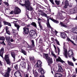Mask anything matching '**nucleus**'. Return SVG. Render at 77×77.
Instances as JSON below:
<instances>
[{
  "instance_id": "nucleus-1",
  "label": "nucleus",
  "mask_w": 77,
  "mask_h": 77,
  "mask_svg": "<svg viewBox=\"0 0 77 77\" xmlns=\"http://www.w3.org/2000/svg\"><path fill=\"white\" fill-rule=\"evenodd\" d=\"M20 4L22 6H24L26 10L30 11H31L33 10V8L30 6V1H29V0L25 1L24 4H22L21 3H20Z\"/></svg>"
},
{
  "instance_id": "nucleus-2",
  "label": "nucleus",
  "mask_w": 77,
  "mask_h": 77,
  "mask_svg": "<svg viewBox=\"0 0 77 77\" xmlns=\"http://www.w3.org/2000/svg\"><path fill=\"white\" fill-rule=\"evenodd\" d=\"M43 56V57L46 59V60L47 61L48 63H53L52 58L49 57L48 56V54H44Z\"/></svg>"
},
{
  "instance_id": "nucleus-3",
  "label": "nucleus",
  "mask_w": 77,
  "mask_h": 77,
  "mask_svg": "<svg viewBox=\"0 0 77 77\" xmlns=\"http://www.w3.org/2000/svg\"><path fill=\"white\" fill-rule=\"evenodd\" d=\"M29 35L31 37H32L33 38H35L37 36V34H36V31L35 30L33 29L30 30Z\"/></svg>"
},
{
  "instance_id": "nucleus-4",
  "label": "nucleus",
  "mask_w": 77,
  "mask_h": 77,
  "mask_svg": "<svg viewBox=\"0 0 77 77\" xmlns=\"http://www.w3.org/2000/svg\"><path fill=\"white\" fill-rule=\"evenodd\" d=\"M7 64L9 65H11V61H10V59H9V55H6L5 56L4 58Z\"/></svg>"
},
{
  "instance_id": "nucleus-5",
  "label": "nucleus",
  "mask_w": 77,
  "mask_h": 77,
  "mask_svg": "<svg viewBox=\"0 0 77 77\" xmlns=\"http://www.w3.org/2000/svg\"><path fill=\"white\" fill-rule=\"evenodd\" d=\"M32 44L31 46L29 45L27 43H26V47L29 50H30L32 49L33 47H34L35 46V44L34 42V41L33 40H32L31 41Z\"/></svg>"
},
{
  "instance_id": "nucleus-6",
  "label": "nucleus",
  "mask_w": 77,
  "mask_h": 77,
  "mask_svg": "<svg viewBox=\"0 0 77 77\" xmlns=\"http://www.w3.org/2000/svg\"><path fill=\"white\" fill-rule=\"evenodd\" d=\"M14 11L15 14H20L21 12V10L18 7H16L15 8Z\"/></svg>"
},
{
  "instance_id": "nucleus-7",
  "label": "nucleus",
  "mask_w": 77,
  "mask_h": 77,
  "mask_svg": "<svg viewBox=\"0 0 77 77\" xmlns=\"http://www.w3.org/2000/svg\"><path fill=\"white\" fill-rule=\"evenodd\" d=\"M11 57L13 58V61H15V56H16V54L14 52V51H11Z\"/></svg>"
},
{
  "instance_id": "nucleus-8",
  "label": "nucleus",
  "mask_w": 77,
  "mask_h": 77,
  "mask_svg": "<svg viewBox=\"0 0 77 77\" xmlns=\"http://www.w3.org/2000/svg\"><path fill=\"white\" fill-rule=\"evenodd\" d=\"M65 43H64L63 49L64 51V55L66 58H67V50L66 48V46L65 45Z\"/></svg>"
},
{
  "instance_id": "nucleus-9",
  "label": "nucleus",
  "mask_w": 77,
  "mask_h": 77,
  "mask_svg": "<svg viewBox=\"0 0 77 77\" xmlns=\"http://www.w3.org/2000/svg\"><path fill=\"white\" fill-rule=\"evenodd\" d=\"M42 62L41 61L39 60L37 62L35 65L37 68H39V67H41V66H42Z\"/></svg>"
},
{
  "instance_id": "nucleus-10",
  "label": "nucleus",
  "mask_w": 77,
  "mask_h": 77,
  "mask_svg": "<svg viewBox=\"0 0 77 77\" xmlns=\"http://www.w3.org/2000/svg\"><path fill=\"white\" fill-rule=\"evenodd\" d=\"M14 75L15 77H22L21 76V74L20 73V72H15L14 73Z\"/></svg>"
},
{
  "instance_id": "nucleus-11",
  "label": "nucleus",
  "mask_w": 77,
  "mask_h": 77,
  "mask_svg": "<svg viewBox=\"0 0 77 77\" xmlns=\"http://www.w3.org/2000/svg\"><path fill=\"white\" fill-rule=\"evenodd\" d=\"M60 36L61 38L63 39H65L67 37H68L67 35L65 32H63L60 34Z\"/></svg>"
},
{
  "instance_id": "nucleus-12",
  "label": "nucleus",
  "mask_w": 77,
  "mask_h": 77,
  "mask_svg": "<svg viewBox=\"0 0 77 77\" xmlns=\"http://www.w3.org/2000/svg\"><path fill=\"white\" fill-rule=\"evenodd\" d=\"M23 32L25 34H28L29 32V29L28 27H24L23 28Z\"/></svg>"
},
{
  "instance_id": "nucleus-13",
  "label": "nucleus",
  "mask_w": 77,
  "mask_h": 77,
  "mask_svg": "<svg viewBox=\"0 0 77 77\" xmlns=\"http://www.w3.org/2000/svg\"><path fill=\"white\" fill-rule=\"evenodd\" d=\"M58 66L59 69H58V72H63L64 70L62 68V66L59 64L58 65Z\"/></svg>"
},
{
  "instance_id": "nucleus-14",
  "label": "nucleus",
  "mask_w": 77,
  "mask_h": 77,
  "mask_svg": "<svg viewBox=\"0 0 77 77\" xmlns=\"http://www.w3.org/2000/svg\"><path fill=\"white\" fill-rule=\"evenodd\" d=\"M4 48H2L0 50V56L3 59V53H4Z\"/></svg>"
},
{
  "instance_id": "nucleus-15",
  "label": "nucleus",
  "mask_w": 77,
  "mask_h": 77,
  "mask_svg": "<svg viewBox=\"0 0 77 77\" xmlns=\"http://www.w3.org/2000/svg\"><path fill=\"white\" fill-rule=\"evenodd\" d=\"M17 21H14L13 23H14L15 27H17V30L19 31V29H20V26L19 25H18V24H17Z\"/></svg>"
},
{
  "instance_id": "nucleus-16",
  "label": "nucleus",
  "mask_w": 77,
  "mask_h": 77,
  "mask_svg": "<svg viewBox=\"0 0 77 77\" xmlns=\"http://www.w3.org/2000/svg\"><path fill=\"white\" fill-rule=\"evenodd\" d=\"M20 66L22 67V69H24L25 68V66H26V63L24 61H22L20 63Z\"/></svg>"
},
{
  "instance_id": "nucleus-17",
  "label": "nucleus",
  "mask_w": 77,
  "mask_h": 77,
  "mask_svg": "<svg viewBox=\"0 0 77 77\" xmlns=\"http://www.w3.org/2000/svg\"><path fill=\"white\" fill-rule=\"evenodd\" d=\"M38 72H40L41 73L42 75H44V74L45 73V72H44V70L42 68H39L38 69Z\"/></svg>"
},
{
  "instance_id": "nucleus-18",
  "label": "nucleus",
  "mask_w": 77,
  "mask_h": 77,
  "mask_svg": "<svg viewBox=\"0 0 77 77\" xmlns=\"http://www.w3.org/2000/svg\"><path fill=\"white\" fill-rule=\"evenodd\" d=\"M5 30L6 33H7V34H8V35H11V32H10V31H9V28L7 26H6L5 27Z\"/></svg>"
},
{
  "instance_id": "nucleus-19",
  "label": "nucleus",
  "mask_w": 77,
  "mask_h": 77,
  "mask_svg": "<svg viewBox=\"0 0 77 77\" xmlns=\"http://www.w3.org/2000/svg\"><path fill=\"white\" fill-rule=\"evenodd\" d=\"M50 19L51 20L53 21V22H54V23H56V24H59V21L57 20V21L56 20H55L53 18H51V17H50Z\"/></svg>"
},
{
  "instance_id": "nucleus-20",
  "label": "nucleus",
  "mask_w": 77,
  "mask_h": 77,
  "mask_svg": "<svg viewBox=\"0 0 77 77\" xmlns=\"http://www.w3.org/2000/svg\"><path fill=\"white\" fill-rule=\"evenodd\" d=\"M57 62H60L61 63H63L64 62V61L62 60V59L60 58V57H59L58 58L56 59Z\"/></svg>"
},
{
  "instance_id": "nucleus-21",
  "label": "nucleus",
  "mask_w": 77,
  "mask_h": 77,
  "mask_svg": "<svg viewBox=\"0 0 77 77\" xmlns=\"http://www.w3.org/2000/svg\"><path fill=\"white\" fill-rule=\"evenodd\" d=\"M33 73L35 77H36L38 76V73L36 72V70H34V69H33Z\"/></svg>"
},
{
  "instance_id": "nucleus-22",
  "label": "nucleus",
  "mask_w": 77,
  "mask_h": 77,
  "mask_svg": "<svg viewBox=\"0 0 77 77\" xmlns=\"http://www.w3.org/2000/svg\"><path fill=\"white\" fill-rule=\"evenodd\" d=\"M3 23L4 24V25H8L9 26L11 27V23L6 21H4Z\"/></svg>"
},
{
  "instance_id": "nucleus-23",
  "label": "nucleus",
  "mask_w": 77,
  "mask_h": 77,
  "mask_svg": "<svg viewBox=\"0 0 77 77\" xmlns=\"http://www.w3.org/2000/svg\"><path fill=\"white\" fill-rule=\"evenodd\" d=\"M56 77H62L63 75L60 73H57L55 74Z\"/></svg>"
},
{
  "instance_id": "nucleus-24",
  "label": "nucleus",
  "mask_w": 77,
  "mask_h": 77,
  "mask_svg": "<svg viewBox=\"0 0 77 77\" xmlns=\"http://www.w3.org/2000/svg\"><path fill=\"white\" fill-rule=\"evenodd\" d=\"M9 75H10V73H8L7 72H6L4 75V77H9Z\"/></svg>"
},
{
  "instance_id": "nucleus-25",
  "label": "nucleus",
  "mask_w": 77,
  "mask_h": 77,
  "mask_svg": "<svg viewBox=\"0 0 77 77\" xmlns=\"http://www.w3.org/2000/svg\"><path fill=\"white\" fill-rule=\"evenodd\" d=\"M67 63L69 65H71V66H74V64L72 62L69 61V60H67Z\"/></svg>"
},
{
  "instance_id": "nucleus-26",
  "label": "nucleus",
  "mask_w": 77,
  "mask_h": 77,
  "mask_svg": "<svg viewBox=\"0 0 77 77\" xmlns=\"http://www.w3.org/2000/svg\"><path fill=\"white\" fill-rule=\"evenodd\" d=\"M60 23L59 24L61 25V27H67V26L64 24V23H62L61 22H60Z\"/></svg>"
},
{
  "instance_id": "nucleus-27",
  "label": "nucleus",
  "mask_w": 77,
  "mask_h": 77,
  "mask_svg": "<svg viewBox=\"0 0 77 77\" xmlns=\"http://www.w3.org/2000/svg\"><path fill=\"white\" fill-rule=\"evenodd\" d=\"M11 67H8V69H7V72H6L10 74V72H11Z\"/></svg>"
},
{
  "instance_id": "nucleus-28",
  "label": "nucleus",
  "mask_w": 77,
  "mask_h": 77,
  "mask_svg": "<svg viewBox=\"0 0 77 77\" xmlns=\"http://www.w3.org/2000/svg\"><path fill=\"white\" fill-rule=\"evenodd\" d=\"M64 3L65 5H66V6L69 5V3L68 2V1L67 0H65L64 1Z\"/></svg>"
},
{
  "instance_id": "nucleus-29",
  "label": "nucleus",
  "mask_w": 77,
  "mask_h": 77,
  "mask_svg": "<svg viewBox=\"0 0 77 77\" xmlns=\"http://www.w3.org/2000/svg\"><path fill=\"white\" fill-rule=\"evenodd\" d=\"M73 33H75L77 32V28H73L72 29Z\"/></svg>"
},
{
  "instance_id": "nucleus-30",
  "label": "nucleus",
  "mask_w": 77,
  "mask_h": 77,
  "mask_svg": "<svg viewBox=\"0 0 77 77\" xmlns=\"http://www.w3.org/2000/svg\"><path fill=\"white\" fill-rule=\"evenodd\" d=\"M40 15L42 16V17H47V15L45 13H41Z\"/></svg>"
},
{
  "instance_id": "nucleus-31",
  "label": "nucleus",
  "mask_w": 77,
  "mask_h": 77,
  "mask_svg": "<svg viewBox=\"0 0 77 77\" xmlns=\"http://www.w3.org/2000/svg\"><path fill=\"white\" fill-rule=\"evenodd\" d=\"M39 25L38 26H39V27L41 29H42V26L41 25V22L38 21V23Z\"/></svg>"
},
{
  "instance_id": "nucleus-32",
  "label": "nucleus",
  "mask_w": 77,
  "mask_h": 77,
  "mask_svg": "<svg viewBox=\"0 0 77 77\" xmlns=\"http://www.w3.org/2000/svg\"><path fill=\"white\" fill-rule=\"evenodd\" d=\"M32 26H33L34 27H37L36 26V24L35 23V22H32V23L31 24Z\"/></svg>"
},
{
  "instance_id": "nucleus-33",
  "label": "nucleus",
  "mask_w": 77,
  "mask_h": 77,
  "mask_svg": "<svg viewBox=\"0 0 77 77\" xmlns=\"http://www.w3.org/2000/svg\"><path fill=\"white\" fill-rule=\"evenodd\" d=\"M21 52L22 53H23L24 55H26L27 54V53H26V52L25 51V50H24L23 49H21Z\"/></svg>"
},
{
  "instance_id": "nucleus-34",
  "label": "nucleus",
  "mask_w": 77,
  "mask_h": 77,
  "mask_svg": "<svg viewBox=\"0 0 77 77\" xmlns=\"http://www.w3.org/2000/svg\"><path fill=\"white\" fill-rule=\"evenodd\" d=\"M49 1H50V2L51 3L54 5L52 6L53 7H55V4H54V2L53 1V0H49Z\"/></svg>"
},
{
  "instance_id": "nucleus-35",
  "label": "nucleus",
  "mask_w": 77,
  "mask_h": 77,
  "mask_svg": "<svg viewBox=\"0 0 77 77\" xmlns=\"http://www.w3.org/2000/svg\"><path fill=\"white\" fill-rule=\"evenodd\" d=\"M55 2L56 3V5H59L60 4V1L55 0Z\"/></svg>"
},
{
  "instance_id": "nucleus-36",
  "label": "nucleus",
  "mask_w": 77,
  "mask_h": 77,
  "mask_svg": "<svg viewBox=\"0 0 77 77\" xmlns=\"http://www.w3.org/2000/svg\"><path fill=\"white\" fill-rule=\"evenodd\" d=\"M47 26L48 27V28H50V29H51V26H50V23H47Z\"/></svg>"
},
{
  "instance_id": "nucleus-37",
  "label": "nucleus",
  "mask_w": 77,
  "mask_h": 77,
  "mask_svg": "<svg viewBox=\"0 0 77 77\" xmlns=\"http://www.w3.org/2000/svg\"><path fill=\"white\" fill-rule=\"evenodd\" d=\"M0 40H2V41H5V38L3 36L0 37Z\"/></svg>"
},
{
  "instance_id": "nucleus-38",
  "label": "nucleus",
  "mask_w": 77,
  "mask_h": 77,
  "mask_svg": "<svg viewBox=\"0 0 77 77\" xmlns=\"http://www.w3.org/2000/svg\"><path fill=\"white\" fill-rule=\"evenodd\" d=\"M72 54H71V55H70V54H69V53H67V58H68V56H68L69 57H71V56H72Z\"/></svg>"
},
{
  "instance_id": "nucleus-39",
  "label": "nucleus",
  "mask_w": 77,
  "mask_h": 77,
  "mask_svg": "<svg viewBox=\"0 0 77 77\" xmlns=\"http://www.w3.org/2000/svg\"><path fill=\"white\" fill-rule=\"evenodd\" d=\"M31 69V67H30V66L28 64L27 70L29 71V70H30Z\"/></svg>"
},
{
  "instance_id": "nucleus-40",
  "label": "nucleus",
  "mask_w": 77,
  "mask_h": 77,
  "mask_svg": "<svg viewBox=\"0 0 77 77\" xmlns=\"http://www.w3.org/2000/svg\"><path fill=\"white\" fill-rule=\"evenodd\" d=\"M0 44H3V45H6V44L4 42V41H3L2 42H0Z\"/></svg>"
},
{
  "instance_id": "nucleus-41",
  "label": "nucleus",
  "mask_w": 77,
  "mask_h": 77,
  "mask_svg": "<svg viewBox=\"0 0 77 77\" xmlns=\"http://www.w3.org/2000/svg\"><path fill=\"white\" fill-rule=\"evenodd\" d=\"M56 42L57 45H60V43H59V42L57 40H56Z\"/></svg>"
},
{
  "instance_id": "nucleus-42",
  "label": "nucleus",
  "mask_w": 77,
  "mask_h": 77,
  "mask_svg": "<svg viewBox=\"0 0 77 77\" xmlns=\"http://www.w3.org/2000/svg\"><path fill=\"white\" fill-rule=\"evenodd\" d=\"M30 60H33L34 59H35L34 57H30Z\"/></svg>"
},
{
  "instance_id": "nucleus-43",
  "label": "nucleus",
  "mask_w": 77,
  "mask_h": 77,
  "mask_svg": "<svg viewBox=\"0 0 77 77\" xmlns=\"http://www.w3.org/2000/svg\"><path fill=\"white\" fill-rule=\"evenodd\" d=\"M6 39L7 41H10L11 39V38L10 37H6Z\"/></svg>"
},
{
  "instance_id": "nucleus-44",
  "label": "nucleus",
  "mask_w": 77,
  "mask_h": 77,
  "mask_svg": "<svg viewBox=\"0 0 77 77\" xmlns=\"http://www.w3.org/2000/svg\"><path fill=\"white\" fill-rule=\"evenodd\" d=\"M14 68L16 69H18V65L17 64H16L14 65Z\"/></svg>"
},
{
  "instance_id": "nucleus-45",
  "label": "nucleus",
  "mask_w": 77,
  "mask_h": 77,
  "mask_svg": "<svg viewBox=\"0 0 77 77\" xmlns=\"http://www.w3.org/2000/svg\"><path fill=\"white\" fill-rule=\"evenodd\" d=\"M51 55L53 56H54V57H55V58L56 57V56L53 53V52H51Z\"/></svg>"
},
{
  "instance_id": "nucleus-46",
  "label": "nucleus",
  "mask_w": 77,
  "mask_h": 77,
  "mask_svg": "<svg viewBox=\"0 0 77 77\" xmlns=\"http://www.w3.org/2000/svg\"><path fill=\"white\" fill-rule=\"evenodd\" d=\"M4 4H5V5H6L7 6H9V4L8 3V2H4Z\"/></svg>"
},
{
  "instance_id": "nucleus-47",
  "label": "nucleus",
  "mask_w": 77,
  "mask_h": 77,
  "mask_svg": "<svg viewBox=\"0 0 77 77\" xmlns=\"http://www.w3.org/2000/svg\"><path fill=\"white\" fill-rule=\"evenodd\" d=\"M57 50H58V55H59V53H60V50L58 47H57Z\"/></svg>"
},
{
  "instance_id": "nucleus-48",
  "label": "nucleus",
  "mask_w": 77,
  "mask_h": 77,
  "mask_svg": "<svg viewBox=\"0 0 77 77\" xmlns=\"http://www.w3.org/2000/svg\"><path fill=\"white\" fill-rule=\"evenodd\" d=\"M29 74L28 73H27L26 74H24L25 77H29Z\"/></svg>"
},
{
  "instance_id": "nucleus-49",
  "label": "nucleus",
  "mask_w": 77,
  "mask_h": 77,
  "mask_svg": "<svg viewBox=\"0 0 77 77\" xmlns=\"http://www.w3.org/2000/svg\"><path fill=\"white\" fill-rule=\"evenodd\" d=\"M70 42H72V44H73V45H76L74 43L73 41L71 40Z\"/></svg>"
},
{
  "instance_id": "nucleus-50",
  "label": "nucleus",
  "mask_w": 77,
  "mask_h": 77,
  "mask_svg": "<svg viewBox=\"0 0 77 77\" xmlns=\"http://www.w3.org/2000/svg\"><path fill=\"white\" fill-rule=\"evenodd\" d=\"M72 60H73V61H74V62H75V60H76V59H75V58L74 57H72Z\"/></svg>"
},
{
  "instance_id": "nucleus-51",
  "label": "nucleus",
  "mask_w": 77,
  "mask_h": 77,
  "mask_svg": "<svg viewBox=\"0 0 77 77\" xmlns=\"http://www.w3.org/2000/svg\"><path fill=\"white\" fill-rule=\"evenodd\" d=\"M0 66H3V63L0 60Z\"/></svg>"
},
{
  "instance_id": "nucleus-52",
  "label": "nucleus",
  "mask_w": 77,
  "mask_h": 77,
  "mask_svg": "<svg viewBox=\"0 0 77 77\" xmlns=\"http://www.w3.org/2000/svg\"><path fill=\"white\" fill-rule=\"evenodd\" d=\"M39 8H40L41 9H45V8L43 7L41 5L39 6Z\"/></svg>"
},
{
  "instance_id": "nucleus-53",
  "label": "nucleus",
  "mask_w": 77,
  "mask_h": 77,
  "mask_svg": "<svg viewBox=\"0 0 77 77\" xmlns=\"http://www.w3.org/2000/svg\"><path fill=\"white\" fill-rule=\"evenodd\" d=\"M14 39L12 38H10V42H14Z\"/></svg>"
},
{
  "instance_id": "nucleus-54",
  "label": "nucleus",
  "mask_w": 77,
  "mask_h": 77,
  "mask_svg": "<svg viewBox=\"0 0 77 77\" xmlns=\"http://www.w3.org/2000/svg\"><path fill=\"white\" fill-rule=\"evenodd\" d=\"M66 38H67V39L68 41H70L71 40V39H70L68 37H67Z\"/></svg>"
},
{
  "instance_id": "nucleus-55",
  "label": "nucleus",
  "mask_w": 77,
  "mask_h": 77,
  "mask_svg": "<svg viewBox=\"0 0 77 77\" xmlns=\"http://www.w3.org/2000/svg\"><path fill=\"white\" fill-rule=\"evenodd\" d=\"M68 6V5H65V6H64L63 7L65 9H66V8H67V7Z\"/></svg>"
},
{
  "instance_id": "nucleus-56",
  "label": "nucleus",
  "mask_w": 77,
  "mask_h": 77,
  "mask_svg": "<svg viewBox=\"0 0 77 77\" xmlns=\"http://www.w3.org/2000/svg\"><path fill=\"white\" fill-rule=\"evenodd\" d=\"M41 20V19H40V18H38V23H39V21L40 22H41L40 21Z\"/></svg>"
},
{
  "instance_id": "nucleus-57",
  "label": "nucleus",
  "mask_w": 77,
  "mask_h": 77,
  "mask_svg": "<svg viewBox=\"0 0 77 77\" xmlns=\"http://www.w3.org/2000/svg\"><path fill=\"white\" fill-rule=\"evenodd\" d=\"M46 17L47 18V22H48V23H49V18H48V17Z\"/></svg>"
},
{
  "instance_id": "nucleus-58",
  "label": "nucleus",
  "mask_w": 77,
  "mask_h": 77,
  "mask_svg": "<svg viewBox=\"0 0 77 77\" xmlns=\"http://www.w3.org/2000/svg\"><path fill=\"white\" fill-rule=\"evenodd\" d=\"M15 31L14 29H13L12 31V33H15Z\"/></svg>"
},
{
  "instance_id": "nucleus-59",
  "label": "nucleus",
  "mask_w": 77,
  "mask_h": 77,
  "mask_svg": "<svg viewBox=\"0 0 77 77\" xmlns=\"http://www.w3.org/2000/svg\"><path fill=\"white\" fill-rule=\"evenodd\" d=\"M54 31H55V33H56V34L57 33V31L55 29L54 30Z\"/></svg>"
},
{
  "instance_id": "nucleus-60",
  "label": "nucleus",
  "mask_w": 77,
  "mask_h": 77,
  "mask_svg": "<svg viewBox=\"0 0 77 77\" xmlns=\"http://www.w3.org/2000/svg\"><path fill=\"white\" fill-rule=\"evenodd\" d=\"M21 59L22 60H25V59H24V58H23L21 57Z\"/></svg>"
},
{
  "instance_id": "nucleus-61",
  "label": "nucleus",
  "mask_w": 77,
  "mask_h": 77,
  "mask_svg": "<svg viewBox=\"0 0 77 77\" xmlns=\"http://www.w3.org/2000/svg\"><path fill=\"white\" fill-rule=\"evenodd\" d=\"M41 41H42V39L41 38H40L39 39V42H41Z\"/></svg>"
},
{
  "instance_id": "nucleus-62",
  "label": "nucleus",
  "mask_w": 77,
  "mask_h": 77,
  "mask_svg": "<svg viewBox=\"0 0 77 77\" xmlns=\"http://www.w3.org/2000/svg\"><path fill=\"white\" fill-rule=\"evenodd\" d=\"M51 40L53 41H54V38H53V37H52L51 38Z\"/></svg>"
},
{
  "instance_id": "nucleus-63",
  "label": "nucleus",
  "mask_w": 77,
  "mask_h": 77,
  "mask_svg": "<svg viewBox=\"0 0 77 77\" xmlns=\"http://www.w3.org/2000/svg\"><path fill=\"white\" fill-rule=\"evenodd\" d=\"M39 77H44V75H41Z\"/></svg>"
},
{
  "instance_id": "nucleus-64",
  "label": "nucleus",
  "mask_w": 77,
  "mask_h": 77,
  "mask_svg": "<svg viewBox=\"0 0 77 77\" xmlns=\"http://www.w3.org/2000/svg\"><path fill=\"white\" fill-rule=\"evenodd\" d=\"M2 0H0V5H2Z\"/></svg>"
}]
</instances>
